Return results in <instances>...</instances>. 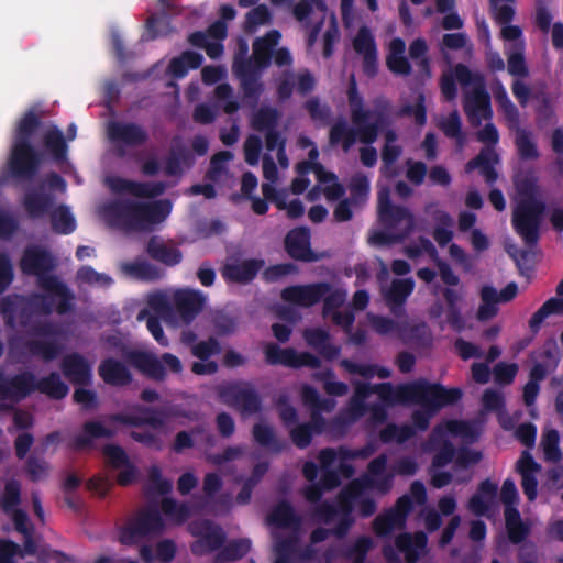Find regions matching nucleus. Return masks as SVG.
<instances>
[{"instance_id": "43", "label": "nucleus", "mask_w": 563, "mask_h": 563, "mask_svg": "<svg viewBox=\"0 0 563 563\" xmlns=\"http://www.w3.org/2000/svg\"><path fill=\"white\" fill-rule=\"evenodd\" d=\"M65 373L74 382L85 384L90 378V367L79 356L71 355L65 361Z\"/></svg>"}, {"instance_id": "14", "label": "nucleus", "mask_w": 563, "mask_h": 563, "mask_svg": "<svg viewBox=\"0 0 563 563\" xmlns=\"http://www.w3.org/2000/svg\"><path fill=\"white\" fill-rule=\"evenodd\" d=\"M279 40L278 32H271L265 37L258 38L253 46V63L241 64L238 59L234 62V71L241 78L242 85L245 90L249 89V80L253 78L258 70L266 67L273 47H275Z\"/></svg>"}, {"instance_id": "23", "label": "nucleus", "mask_w": 563, "mask_h": 563, "mask_svg": "<svg viewBox=\"0 0 563 563\" xmlns=\"http://www.w3.org/2000/svg\"><path fill=\"white\" fill-rule=\"evenodd\" d=\"M518 473L521 475V486L525 495L530 501L534 500L538 494L537 474L541 466L525 451L516 464Z\"/></svg>"}, {"instance_id": "63", "label": "nucleus", "mask_w": 563, "mask_h": 563, "mask_svg": "<svg viewBox=\"0 0 563 563\" xmlns=\"http://www.w3.org/2000/svg\"><path fill=\"white\" fill-rule=\"evenodd\" d=\"M104 455L107 457L108 463L115 470L121 468L123 464H125L129 460L125 452L115 445H108L104 449Z\"/></svg>"}, {"instance_id": "29", "label": "nucleus", "mask_w": 563, "mask_h": 563, "mask_svg": "<svg viewBox=\"0 0 563 563\" xmlns=\"http://www.w3.org/2000/svg\"><path fill=\"white\" fill-rule=\"evenodd\" d=\"M219 352V345L214 340L200 342L192 346V354L200 358L199 362L194 363L192 372L197 375L212 374L217 369V364L208 361L210 356Z\"/></svg>"}, {"instance_id": "11", "label": "nucleus", "mask_w": 563, "mask_h": 563, "mask_svg": "<svg viewBox=\"0 0 563 563\" xmlns=\"http://www.w3.org/2000/svg\"><path fill=\"white\" fill-rule=\"evenodd\" d=\"M378 218L380 223L389 230V236L380 232H373L369 236L372 244H383L390 239H398L408 232L412 225L411 216L402 209L389 203L388 191L380 189L378 194Z\"/></svg>"}, {"instance_id": "10", "label": "nucleus", "mask_w": 563, "mask_h": 563, "mask_svg": "<svg viewBox=\"0 0 563 563\" xmlns=\"http://www.w3.org/2000/svg\"><path fill=\"white\" fill-rule=\"evenodd\" d=\"M384 468V459H377L372 462L369 465L368 475L364 482H354L342 497L339 508L325 515L324 521L332 523L344 520L347 512L358 506V504L362 501L363 495L367 490H377L379 493H384L387 489V482L382 475Z\"/></svg>"}, {"instance_id": "17", "label": "nucleus", "mask_w": 563, "mask_h": 563, "mask_svg": "<svg viewBox=\"0 0 563 563\" xmlns=\"http://www.w3.org/2000/svg\"><path fill=\"white\" fill-rule=\"evenodd\" d=\"M320 464L323 488H331L336 485V473H342L344 476L351 474V466L342 451H323L320 454Z\"/></svg>"}, {"instance_id": "22", "label": "nucleus", "mask_w": 563, "mask_h": 563, "mask_svg": "<svg viewBox=\"0 0 563 563\" xmlns=\"http://www.w3.org/2000/svg\"><path fill=\"white\" fill-rule=\"evenodd\" d=\"M406 252L407 255L412 260H430L434 262L438 265L442 280L445 284L450 286L457 284L459 278L452 273L446 264L438 260L434 247L429 241L421 240L418 244L408 246Z\"/></svg>"}, {"instance_id": "3", "label": "nucleus", "mask_w": 563, "mask_h": 563, "mask_svg": "<svg viewBox=\"0 0 563 563\" xmlns=\"http://www.w3.org/2000/svg\"><path fill=\"white\" fill-rule=\"evenodd\" d=\"M349 102L355 131L350 130L345 122H338L333 125L330 133L331 143L341 144L345 151H347L357 139L364 143H372L376 137L378 128L385 124V115L382 111L363 109L354 82L349 90Z\"/></svg>"}, {"instance_id": "42", "label": "nucleus", "mask_w": 563, "mask_h": 563, "mask_svg": "<svg viewBox=\"0 0 563 563\" xmlns=\"http://www.w3.org/2000/svg\"><path fill=\"white\" fill-rule=\"evenodd\" d=\"M101 377L109 384L123 385L130 379L128 371L119 363L108 360L100 365Z\"/></svg>"}, {"instance_id": "7", "label": "nucleus", "mask_w": 563, "mask_h": 563, "mask_svg": "<svg viewBox=\"0 0 563 563\" xmlns=\"http://www.w3.org/2000/svg\"><path fill=\"white\" fill-rule=\"evenodd\" d=\"M298 145L302 148L310 147L309 150V162H302L298 164L297 172L298 177L292 181L291 189L294 194L302 192L309 184V180L305 177L308 172H313L318 180L317 187L309 192L310 200L318 197L317 192L322 191L327 199L333 200L343 194L342 187L338 184L336 178L333 174L328 173L320 166L316 159L318 158V151L312 143L306 139L300 137Z\"/></svg>"}, {"instance_id": "19", "label": "nucleus", "mask_w": 563, "mask_h": 563, "mask_svg": "<svg viewBox=\"0 0 563 563\" xmlns=\"http://www.w3.org/2000/svg\"><path fill=\"white\" fill-rule=\"evenodd\" d=\"M277 120L276 112L271 109L262 110L254 119V126L257 130H268L266 135V147L268 151L277 148V159L283 168L288 167V159L285 155V142L276 133L271 131Z\"/></svg>"}, {"instance_id": "38", "label": "nucleus", "mask_w": 563, "mask_h": 563, "mask_svg": "<svg viewBox=\"0 0 563 563\" xmlns=\"http://www.w3.org/2000/svg\"><path fill=\"white\" fill-rule=\"evenodd\" d=\"M148 252L155 260L166 264L175 265L180 262V252L172 244L153 239L148 244Z\"/></svg>"}, {"instance_id": "6", "label": "nucleus", "mask_w": 563, "mask_h": 563, "mask_svg": "<svg viewBox=\"0 0 563 563\" xmlns=\"http://www.w3.org/2000/svg\"><path fill=\"white\" fill-rule=\"evenodd\" d=\"M516 194L514 196V225L516 231L527 241L537 239V227L543 206L537 199V188L531 178L515 181Z\"/></svg>"}, {"instance_id": "34", "label": "nucleus", "mask_w": 563, "mask_h": 563, "mask_svg": "<svg viewBox=\"0 0 563 563\" xmlns=\"http://www.w3.org/2000/svg\"><path fill=\"white\" fill-rule=\"evenodd\" d=\"M427 537L422 533L415 536L404 534L397 539L398 549L405 554L407 561L413 562L424 553Z\"/></svg>"}, {"instance_id": "28", "label": "nucleus", "mask_w": 563, "mask_h": 563, "mask_svg": "<svg viewBox=\"0 0 563 563\" xmlns=\"http://www.w3.org/2000/svg\"><path fill=\"white\" fill-rule=\"evenodd\" d=\"M285 243L287 252L291 257L305 261L316 258L310 250V236L307 230H292L288 233Z\"/></svg>"}, {"instance_id": "16", "label": "nucleus", "mask_w": 563, "mask_h": 563, "mask_svg": "<svg viewBox=\"0 0 563 563\" xmlns=\"http://www.w3.org/2000/svg\"><path fill=\"white\" fill-rule=\"evenodd\" d=\"M518 490L512 481H505L501 488V499L507 505L505 517L509 537L512 541L519 542L527 533L526 526L521 522L520 515L511 505L518 501Z\"/></svg>"}, {"instance_id": "1", "label": "nucleus", "mask_w": 563, "mask_h": 563, "mask_svg": "<svg viewBox=\"0 0 563 563\" xmlns=\"http://www.w3.org/2000/svg\"><path fill=\"white\" fill-rule=\"evenodd\" d=\"M376 394L386 402L390 401H408L421 405L422 412H416L413 422L419 430H423L429 418L439 408L453 404L461 397L459 389H446L437 385L426 383H416L406 386L393 388L390 385H382Z\"/></svg>"}, {"instance_id": "37", "label": "nucleus", "mask_w": 563, "mask_h": 563, "mask_svg": "<svg viewBox=\"0 0 563 563\" xmlns=\"http://www.w3.org/2000/svg\"><path fill=\"white\" fill-rule=\"evenodd\" d=\"M51 265V257L38 249H27L21 263L25 273L34 275H41Z\"/></svg>"}, {"instance_id": "51", "label": "nucleus", "mask_w": 563, "mask_h": 563, "mask_svg": "<svg viewBox=\"0 0 563 563\" xmlns=\"http://www.w3.org/2000/svg\"><path fill=\"white\" fill-rule=\"evenodd\" d=\"M412 289L413 282L411 279L396 280L390 289H384V295L388 301L400 303L411 294Z\"/></svg>"}, {"instance_id": "54", "label": "nucleus", "mask_w": 563, "mask_h": 563, "mask_svg": "<svg viewBox=\"0 0 563 563\" xmlns=\"http://www.w3.org/2000/svg\"><path fill=\"white\" fill-rule=\"evenodd\" d=\"M545 371L541 369L540 366H533L530 374V380L526 384L523 389V398L528 406H530L538 393H539V382L544 377Z\"/></svg>"}, {"instance_id": "53", "label": "nucleus", "mask_w": 563, "mask_h": 563, "mask_svg": "<svg viewBox=\"0 0 563 563\" xmlns=\"http://www.w3.org/2000/svg\"><path fill=\"white\" fill-rule=\"evenodd\" d=\"M306 340L311 346L320 350L327 357H332L336 354V351L332 350L329 344L328 335L321 330L307 331Z\"/></svg>"}, {"instance_id": "61", "label": "nucleus", "mask_w": 563, "mask_h": 563, "mask_svg": "<svg viewBox=\"0 0 563 563\" xmlns=\"http://www.w3.org/2000/svg\"><path fill=\"white\" fill-rule=\"evenodd\" d=\"M41 388L44 393L54 398H62L68 391L67 386L60 380L58 376L55 375H52L47 379L43 380Z\"/></svg>"}, {"instance_id": "5", "label": "nucleus", "mask_w": 563, "mask_h": 563, "mask_svg": "<svg viewBox=\"0 0 563 563\" xmlns=\"http://www.w3.org/2000/svg\"><path fill=\"white\" fill-rule=\"evenodd\" d=\"M456 82L465 85V112L473 124H481L482 121L489 120L492 109L489 98L483 90V82L479 77L473 76L465 67L457 66L454 70L444 71L441 90L442 95L451 100L455 98L457 89Z\"/></svg>"}, {"instance_id": "49", "label": "nucleus", "mask_w": 563, "mask_h": 563, "mask_svg": "<svg viewBox=\"0 0 563 563\" xmlns=\"http://www.w3.org/2000/svg\"><path fill=\"white\" fill-rule=\"evenodd\" d=\"M53 228L59 233H70L76 228V221L69 210L63 206L54 209L52 213Z\"/></svg>"}, {"instance_id": "46", "label": "nucleus", "mask_w": 563, "mask_h": 563, "mask_svg": "<svg viewBox=\"0 0 563 563\" xmlns=\"http://www.w3.org/2000/svg\"><path fill=\"white\" fill-rule=\"evenodd\" d=\"M34 551L35 547L30 540L25 542L23 551L19 550L13 543L0 541V563H18L20 558L34 553Z\"/></svg>"}, {"instance_id": "44", "label": "nucleus", "mask_w": 563, "mask_h": 563, "mask_svg": "<svg viewBox=\"0 0 563 563\" xmlns=\"http://www.w3.org/2000/svg\"><path fill=\"white\" fill-rule=\"evenodd\" d=\"M131 362L151 377L162 378L164 376L162 363L147 353L132 354Z\"/></svg>"}, {"instance_id": "36", "label": "nucleus", "mask_w": 563, "mask_h": 563, "mask_svg": "<svg viewBox=\"0 0 563 563\" xmlns=\"http://www.w3.org/2000/svg\"><path fill=\"white\" fill-rule=\"evenodd\" d=\"M497 162L496 153L490 148H486L481 152L477 158L471 161L466 165V172L470 173L471 170L478 168L485 179L488 183H492L497 178V173L494 167Z\"/></svg>"}, {"instance_id": "15", "label": "nucleus", "mask_w": 563, "mask_h": 563, "mask_svg": "<svg viewBox=\"0 0 563 563\" xmlns=\"http://www.w3.org/2000/svg\"><path fill=\"white\" fill-rule=\"evenodd\" d=\"M518 294V287L515 283L508 284L499 292L490 287L484 286L481 290V305L477 309V319L486 321L494 318L498 312V303L512 300Z\"/></svg>"}, {"instance_id": "62", "label": "nucleus", "mask_w": 563, "mask_h": 563, "mask_svg": "<svg viewBox=\"0 0 563 563\" xmlns=\"http://www.w3.org/2000/svg\"><path fill=\"white\" fill-rule=\"evenodd\" d=\"M277 207L285 210L287 216L290 218H297L303 213V207L298 199L287 200L285 194H278L275 197Z\"/></svg>"}, {"instance_id": "40", "label": "nucleus", "mask_w": 563, "mask_h": 563, "mask_svg": "<svg viewBox=\"0 0 563 563\" xmlns=\"http://www.w3.org/2000/svg\"><path fill=\"white\" fill-rule=\"evenodd\" d=\"M202 56L197 53L186 52L181 56L174 58L168 67V71L175 78L184 77L189 69L200 66Z\"/></svg>"}, {"instance_id": "47", "label": "nucleus", "mask_w": 563, "mask_h": 563, "mask_svg": "<svg viewBox=\"0 0 563 563\" xmlns=\"http://www.w3.org/2000/svg\"><path fill=\"white\" fill-rule=\"evenodd\" d=\"M423 97L419 91H412L410 100H404L401 112L411 115L419 125L426 122V110L422 104Z\"/></svg>"}, {"instance_id": "48", "label": "nucleus", "mask_w": 563, "mask_h": 563, "mask_svg": "<svg viewBox=\"0 0 563 563\" xmlns=\"http://www.w3.org/2000/svg\"><path fill=\"white\" fill-rule=\"evenodd\" d=\"M386 139V145L383 151V174L387 177H391L394 175L391 168V165L396 162V159L400 155V148L394 144L396 136L393 132L388 131L385 134Z\"/></svg>"}, {"instance_id": "57", "label": "nucleus", "mask_w": 563, "mask_h": 563, "mask_svg": "<svg viewBox=\"0 0 563 563\" xmlns=\"http://www.w3.org/2000/svg\"><path fill=\"white\" fill-rule=\"evenodd\" d=\"M494 95L501 110L504 111L506 118L508 119L509 123L511 125H515L517 121V111L514 104L508 99L505 88L500 85H497L496 88L494 89Z\"/></svg>"}, {"instance_id": "32", "label": "nucleus", "mask_w": 563, "mask_h": 563, "mask_svg": "<svg viewBox=\"0 0 563 563\" xmlns=\"http://www.w3.org/2000/svg\"><path fill=\"white\" fill-rule=\"evenodd\" d=\"M406 44L400 38H394L388 44L386 63L390 71L397 75H407L410 70L405 57Z\"/></svg>"}, {"instance_id": "31", "label": "nucleus", "mask_w": 563, "mask_h": 563, "mask_svg": "<svg viewBox=\"0 0 563 563\" xmlns=\"http://www.w3.org/2000/svg\"><path fill=\"white\" fill-rule=\"evenodd\" d=\"M556 292L559 297L545 301L530 318L529 327L533 332L540 329L541 324L549 316L563 313V279L558 285Z\"/></svg>"}, {"instance_id": "60", "label": "nucleus", "mask_w": 563, "mask_h": 563, "mask_svg": "<svg viewBox=\"0 0 563 563\" xmlns=\"http://www.w3.org/2000/svg\"><path fill=\"white\" fill-rule=\"evenodd\" d=\"M269 525L275 528L288 527L291 522V510L288 505L277 506L268 517Z\"/></svg>"}, {"instance_id": "33", "label": "nucleus", "mask_w": 563, "mask_h": 563, "mask_svg": "<svg viewBox=\"0 0 563 563\" xmlns=\"http://www.w3.org/2000/svg\"><path fill=\"white\" fill-rule=\"evenodd\" d=\"M19 499V485L16 483H10L5 487V493L3 497V506L8 512H10L16 529L22 532L24 536L29 534V526L26 516L18 510L12 509V507L18 503Z\"/></svg>"}, {"instance_id": "13", "label": "nucleus", "mask_w": 563, "mask_h": 563, "mask_svg": "<svg viewBox=\"0 0 563 563\" xmlns=\"http://www.w3.org/2000/svg\"><path fill=\"white\" fill-rule=\"evenodd\" d=\"M219 14L221 21L213 23L206 34L195 33L190 36L192 45L202 47L211 58L219 57L223 52L221 42L227 36V25L224 21H231L235 18L236 12L232 5L224 4L220 7Z\"/></svg>"}, {"instance_id": "52", "label": "nucleus", "mask_w": 563, "mask_h": 563, "mask_svg": "<svg viewBox=\"0 0 563 563\" xmlns=\"http://www.w3.org/2000/svg\"><path fill=\"white\" fill-rule=\"evenodd\" d=\"M445 298L449 303V310L446 312V322L455 330L462 331L466 328L464 318L455 309L454 305L460 300L461 296L453 290H446Z\"/></svg>"}, {"instance_id": "30", "label": "nucleus", "mask_w": 563, "mask_h": 563, "mask_svg": "<svg viewBox=\"0 0 563 563\" xmlns=\"http://www.w3.org/2000/svg\"><path fill=\"white\" fill-rule=\"evenodd\" d=\"M266 357L271 363H280L289 366H314L316 360L305 353H297L292 350H282L271 345L266 349Z\"/></svg>"}, {"instance_id": "35", "label": "nucleus", "mask_w": 563, "mask_h": 563, "mask_svg": "<svg viewBox=\"0 0 563 563\" xmlns=\"http://www.w3.org/2000/svg\"><path fill=\"white\" fill-rule=\"evenodd\" d=\"M262 265V262L255 260L229 264L224 269V276L225 278L234 282H249L255 276Z\"/></svg>"}, {"instance_id": "58", "label": "nucleus", "mask_w": 563, "mask_h": 563, "mask_svg": "<svg viewBox=\"0 0 563 563\" xmlns=\"http://www.w3.org/2000/svg\"><path fill=\"white\" fill-rule=\"evenodd\" d=\"M48 298L56 306V309L59 312L66 310L69 296L66 288L56 280L51 282V286L48 287Z\"/></svg>"}, {"instance_id": "56", "label": "nucleus", "mask_w": 563, "mask_h": 563, "mask_svg": "<svg viewBox=\"0 0 563 563\" xmlns=\"http://www.w3.org/2000/svg\"><path fill=\"white\" fill-rule=\"evenodd\" d=\"M559 360L560 353L558 345L554 341H551L544 346V351L534 366H540V368L544 369L547 373L549 369L556 367Z\"/></svg>"}, {"instance_id": "12", "label": "nucleus", "mask_w": 563, "mask_h": 563, "mask_svg": "<svg viewBox=\"0 0 563 563\" xmlns=\"http://www.w3.org/2000/svg\"><path fill=\"white\" fill-rule=\"evenodd\" d=\"M37 124V119L33 113L26 114L19 123L16 136L9 161V169L13 175H23L33 167V156L30 152L26 137Z\"/></svg>"}, {"instance_id": "55", "label": "nucleus", "mask_w": 563, "mask_h": 563, "mask_svg": "<svg viewBox=\"0 0 563 563\" xmlns=\"http://www.w3.org/2000/svg\"><path fill=\"white\" fill-rule=\"evenodd\" d=\"M49 201L51 196L43 191L29 194L25 198V208L32 217H40Z\"/></svg>"}, {"instance_id": "9", "label": "nucleus", "mask_w": 563, "mask_h": 563, "mask_svg": "<svg viewBox=\"0 0 563 563\" xmlns=\"http://www.w3.org/2000/svg\"><path fill=\"white\" fill-rule=\"evenodd\" d=\"M161 517L157 512H147L141 516L137 521L130 523L120 533V541L124 544L137 542L142 537L161 529L168 523H179L188 516V510L184 506L176 505L170 499H164L162 503Z\"/></svg>"}, {"instance_id": "39", "label": "nucleus", "mask_w": 563, "mask_h": 563, "mask_svg": "<svg viewBox=\"0 0 563 563\" xmlns=\"http://www.w3.org/2000/svg\"><path fill=\"white\" fill-rule=\"evenodd\" d=\"M483 406L486 410L496 411L499 422L505 429H511L515 422L503 410L504 397L500 391L488 389L483 395Z\"/></svg>"}, {"instance_id": "25", "label": "nucleus", "mask_w": 563, "mask_h": 563, "mask_svg": "<svg viewBox=\"0 0 563 563\" xmlns=\"http://www.w3.org/2000/svg\"><path fill=\"white\" fill-rule=\"evenodd\" d=\"M410 509V499L402 497L398 500L396 508L385 516H380L375 521V531L379 536H385L390 531L402 527L406 516Z\"/></svg>"}, {"instance_id": "24", "label": "nucleus", "mask_w": 563, "mask_h": 563, "mask_svg": "<svg viewBox=\"0 0 563 563\" xmlns=\"http://www.w3.org/2000/svg\"><path fill=\"white\" fill-rule=\"evenodd\" d=\"M497 484L486 481L470 499L468 509L477 516H489L497 506Z\"/></svg>"}, {"instance_id": "2", "label": "nucleus", "mask_w": 563, "mask_h": 563, "mask_svg": "<svg viewBox=\"0 0 563 563\" xmlns=\"http://www.w3.org/2000/svg\"><path fill=\"white\" fill-rule=\"evenodd\" d=\"M481 428L477 424H470L461 421H448L439 426L430 440L429 450L434 453L433 457V486L441 488L451 482V476L440 473L438 467L445 465L453 455V446L473 441L478 437Z\"/></svg>"}, {"instance_id": "26", "label": "nucleus", "mask_w": 563, "mask_h": 563, "mask_svg": "<svg viewBox=\"0 0 563 563\" xmlns=\"http://www.w3.org/2000/svg\"><path fill=\"white\" fill-rule=\"evenodd\" d=\"M354 49L364 58V69L368 75L376 70L377 49L368 29L362 27L353 40Z\"/></svg>"}, {"instance_id": "21", "label": "nucleus", "mask_w": 563, "mask_h": 563, "mask_svg": "<svg viewBox=\"0 0 563 563\" xmlns=\"http://www.w3.org/2000/svg\"><path fill=\"white\" fill-rule=\"evenodd\" d=\"M174 299L179 312L178 321H170L174 324L188 323L202 309L206 299L199 291L180 289L175 291Z\"/></svg>"}, {"instance_id": "18", "label": "nucleus", "mask_w": 563, "mask_h": 563, "mask_svg": "<svg viewBox=\"0 0 563 563\" xmlns=\"http://www.w3.org/2000/svg\"><path fill=\"white\" fill-rule=\"evenodd\" d=\"M294 14L305 26L312 30L309 38L310 44H312L321 24L327 20L328 14L324 5L320 0H303L295 7Z\"/></svg>"}, {"instance_id": "50", "label": "nucleus", "mask_w": 563, "mask_h": 563, "mask_svg": "<svg viewBox=\"0 0 563 563\" xmlns=\"http://www.w3.org/2000/svg\"><path fill=\"white\" fill-rule=\"evenodd\" d=\"M559 433L555 430H548L541 440L544 459L549 462H559L562 457L559 448Z\"/></svg>"}, {"instance_id": "8", "label": "nucleus", "mask_w": 563, "mask_h": 563, "mask_svg": "<svg viewBox=\"0 0 563 563\" xmlns=\"http://www.w3.org/2000/svg\"><path fill=\"white\" fill-rule=\"evenodd\" d=\"M283 297L285 300L300 306H310L320 297H324V314L327 317L343 328H347L353 321V317L350 313L341 316L336 311V308L345 300L346 292L344 291H332L324 286L291 287L284 290Z\"/></svg>"}, {"instance_id": "41", "label": "nucleus", "mask_w": 563, "mask_h": 563, "mask_svg": "<svg viewBox=\"0 0 563 563\" xmlns=\"http://www.w3.org/2000/svg\"><path fill=\"white\" fill-rule=\"evenodd\" d=\"M108 184L113 190H128L140 198L155 196L163 191L161 186L131 184L119 178H109Z\"/></svg>"}, {"instance_id": "4", "label": "nucleus", "mask_w": 563, "mask_h": 563, "mask_svg": "<svg viewBox=\"0 0 563 563\" xmlns=\"http://www.w3.org/2000/svg\"><path fill=\"white\" fill-rule=\"evenodd\" d=\"M167 200L137 203H115L104 207L101 216L111 225L130 230H152L170 213Z\"/></svg>"}, {"instance_id": "64", "label": "nucleus", "mask_w": 563, "mask_h": 563, "mask_svg": "<svg viewBox=\"0 0 563 563\" xmlns=\"http://www.w3.org/2000/svg\"><path fill=\"white\" fill-rule=\"evenodd\" d=\"M518 372L516 364L499 363L494 369L495 379L500 384H509Z\"/></svg>"}, {"instance_id": "27", "label": "nucleus", "mask_w": 563, "mask_h": 563, "mask_svg": "<svg viewBox=\"0 0 563 563\" xmlns=\"http://www.w3.org/2000/svg\"><path fill=\"white\" fill-rule=\"evenodd\" d=\"M191 532L198 537L192 550L199 554L214 550L223 540L221 530L218 527H211L208 522L192 527Z\"/></svg>"}, {"instance_id": "59", "label": "nucleus", "mask_w": 563, "mask_h": 563, "mask_svg": "<svg viewBox=\"0 0 563 563\" xmlns=\"http://www.w3.org/2000/svg\"><path fill=\"white\" fill-rule=\"evenodd\" d=\"M46 147L55 158H62L65 154L66 146L62 134L56 129H49L46 133Z\"/></svg>"}, {"instance_id": "45", "label": "nucleus", "mask_w": 563, "mask_h": 563, "mask_svg": "<svg viewBox=\"0 0 563 563\" xmlns=\"http://www.w3.org/2000/svg\"><path fill=\"white\" fill-rule=\"evenodd\" d=\"M108 134L112 140L137 142L143 139V132L135 125L112 122L108 126Z\"/></svg>"}, {"instance_id": "20", "label": "nucleus", "mask_w": 563, "mask_h": 563, "mask_svg": "<svg viewBox=\"0 0 563 563\" xmlns=\"http://www.w3.org/2000/svg\"><path fill=\"white\" fill-rule=\"evenodd\" d=\"M503 38L508 42V71L514 76L526 74V66L522 57L523 43L521 41V31L514 25H505L501 30Z\"/></svg>"}]
</instances>
